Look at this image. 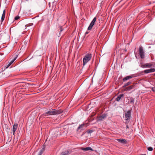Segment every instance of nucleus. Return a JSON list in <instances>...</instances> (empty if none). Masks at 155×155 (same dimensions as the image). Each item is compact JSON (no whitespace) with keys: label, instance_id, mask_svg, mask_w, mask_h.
I'll return each instance as SVG.
<instances>
[{"label":"nucleus","instance_id":"obj_7","mask_svg":"<svg viewBox=\"0 0 155 155\" xmlns=\"http://www.w3.org/2000/svg\"><path fill=\"white\" fill-rule=\"evenodd\" d=\"M15 58L13 59L12 60H10V61H9L8 63V66L7 67H6V68L8 67L12 64L13 62H14V61L16 60V59L17 58V55L15 56Z\"/></svg>","mask_w":155,"mask_h":155},{"label":"nucleus","instance_id":"obj_25","mask_svg":"<svg viewBox=\"0 0 155 155\" xmlns=\"http://www.w3.org/2000/svg\"><path fill=\"white\" fill-rule=\"evenodd\" d=\"M92 130H90V131H89V133H91L92 132Z\"/></svg>","mask_w":155,"mask_h":155},{"label":"nucleus","instance_id":"obj_5","mask_svg":"<svg viewBox=\"0 0 155 155\" xmlns=\"http://www.w3.org/2000/svg\"><path fill=\"white\" fill-rule=\"evenodd\" d=\"M96 20V17H94V19H93V20L91 21V23L90 24V25H89L88 28V30H91L93 26L94 25L95 22Z\"/></svg>","mask_w":155,"mask_h":155},{"label":"nucleus","instance_id":"obj_6","mask_svg":"<svg viewBox=\"0 0 155 155\" xmlns=\"http://www.w3.org/2000/svg\"><path fill=\"white\" fill-rule=\"evenodd\" d=\"M18 125L17 124L15 123L13 126L12 132L13 135L14 134L15 132L17 130V129L18 127Z\"/></svg>","mask_w":155,"mask_h":155},{"label":"nucleus","instance_id":"obj_2","mask_svg":"<svg viewBox=\"0 0 155 155\" xmlns=\"http://www.w3.org/2000/svg\"><path fill=\"white\" fill-rule=\"evenodd\" d=\"M92 55L90 54H87L83 59V65L84 66L91 59Z\"/></svg>","mask_w":155,"mask_h":155},{"label":"nucleus","instance_id":"obj_4","mask_svg":"<svg viewBox=\"0 0 155 155\" xmlns=\"http://www.w3.org/2000/svg\"><path fill=\"white\" fill-rule=\"evenodd\" d=\"M139 53L140 57L142 58H143L144 57V52L142 47H140L139 49Z\"/></svg>","mask_w":155,"mask_h":155},{"label":"nucleus","instance_id":"obj_8","mask_svg":"<svg viewBox=\"0 0 155 155\" xmlns=\"http://www.w3.org/2000/svg\"><path fill=\"white\" fill-rule=\"evenodd\" d=\"M155 70L154 68H151L148 69H147L144 71V72L145 73H149L154 72Z\"/></svg>","mask_w":155,"mask_h":155},{"label":"nucleus","instance_id":"obj_28","mask_svg":"<svg viewBox=\"0 0 155 155\" xmlns=\"http://www.w3.org/2000/svg\"><path fill=\"white\" fill-rule=\"evenodd\" d=\"M88 34V32H86V34Z\"/></svg>","mask_w":155,"mask_h":155},{"label":"nucleus","instance_id":"obj_29","mask_svg":"<svg viewBox=\"0 0 155 155\" xmlns=\"http://www.w3.org/2000/svg\"><path fill=\"white\" fill-rule=\"evenodd\" d=\"M130 102H133L132 100H131Z\"/></svg>","mask_w":155,"mask_h":155},{"label":"nucleus","instance_id":"obj_21","mask_svg":"<svg viewBox=\"0 0 155 155\" xmlns=\"http://www.w3.org/2000/svg\"><path fill=\"white\" fill-rule=\"evenodd\" d=\"M33 25V24L32 23H31V24H27V25H26L25 26L28 27V26H30L31 25Z\"/></svg>","mask_w":155,"mask_h":155},{"label":"nucleus","instance_id":"obj_10","mask_svg":"<svg viewBox=\"0 0 155 155\" xmlns=\"http://www.w3.org/2000/svg\"><path fill=\"white\" fill-rule=\"evenodd\" d=\"M134 77H135V76H133V75H131V76H127L124 78H123V81H126L128 80L129 79H130Z\"/></svg>","mask_w":155,"mask_h":155},{"label":"nucleus","instance_id":"obj_23","mask_svg":"<svg viewBox=\"0 0 155 155\" xmlns=\"http://www.w3.org/2000/svg\"><path fill=\"white\" fill-rule=\"evenodd\" d=\"M60 29L61 32L63 30V29H62L61 27L60 28Z\"/></svg>","mask_w":155,"mask_h":155},{"label":"nucleus","instance_id":"obj_27","mask_svg":"<svg viewBox=\"0 0 155 155\" xmlns=\"http://www.w3.org/2000/svg\"><path fill=\"white\" fill-rule=\"evenodd\" d=\"M126 128H129V127H128V126H127H127H126Z\"/></svg>","mask_w":155,"mask_h":155},{"label":"nucleus","instance_id":"obj_17","mask_svg":"<svg viewBox=\"0 0 155 155\" xmlns=\"http://www.w3.org/2000/svg\"><path fill=\"white\" fill-rule=\"evenodd\" d=\"M134 86L133 85H131L129 87H127L126 88V90L129 91L132 89L133 88Z\"/></svg>","mask_w":155,"mask_h":155},{"label":"nucleus","instance_id":"obj_11","mask_svg":"<svg viewBox=\"0 0 155 155\" xmlns=\"http://www.w3.org/2000/svg\"><path fill=\"white\" fill-rule=\"evenodd\" d=\"M107 115L106 114H104L102 116H100L99 117V120L101 121L103 120L107 117Z\"/></svg>","mask_w":155,"mask_h":155},{"label":"nucleus","instance_id":"obj_14","mask_svg":"<svg viewBox=\"0 0 155 155\" xmlns=\"http://www.w3.org/2000/svg\"><path fill=\"white\" fill-rule=\"evenodd\" d=\"M152 64H144L141 65V67L144 68V67H150L152 66Z\"/></svg>","mask_w":155,"mask_h":155},{"label":"nucleus","instance_id":"obj_9","mask_svg":"<svg viewBox=\"0 0 155 155\" xmlns=\"http://www.w3.org/2000/svg\"><path fill=\"white\" fill-rule=\"evenodd\" d=\"M81 149L84 151L93 150V149L90 147H87L85 148L81 147Z\"/></svg>","mask_w":155,"mask_h":155},{"label":"nucleus","instance_id":"obj_3","mask_svg":"<svg viewBox=\"0 0 155 155\" xmlns=\"http://www.w3.org/2000/svg\"><path fill=\"white\" fill-rule=\"evenodd\" d=\"M131 111L128 110L124 114V118L127 122H129L130 118Z\"/></svg>","mask_w":155,"mask_h":155},{"label":"nucleus","instance_id":"obj_20","mask_svg":"<svg viewBox=\"0 0 155 155\" xmlns=\"http://www.w3.org/2000/svg\"><path fill=\"white\" fill-rule=\"evenodd\" d=\"M147 149L148 150L150 151H152L153 150L152 147H148Z\"/></svg>","mask_w":155,"mask_h":155},{"label":"nucleus","instance_id":"obj_15","mask_svg":"<svg viewBox=\"0 0 155 155\" xmlns=\"http://www.w3.org/2000/svg\"><path fill=\"white\" fill-rule=\"evenodd\" d=\"M123 96L124 94H120L116 98V100L117 101H119L120 100L121 98L123 97Z\"/></svg>","mask_w":155,"mask_h":155},{"label":"nucleus","instance_id":"obj_16","mask_svg":"<svg viewBox=\"0 0 155 155\" xmlns=\"http://www.w3.org/2000/svg\"><path fill=\"white\" fill-rule=\"evenodd\" d=\"M117 140L119 142L122 143H125L126 142V141L125 139H117Z\"/></svg>","mask_w":155,"mask_h":155},{"label":"nucleus","instance_id":"obj_26","mask_svg":"<svg viewBox=\"0 0 155 155\" xmlns=\"http://www.w3.org/2000/svg\"><path fill=\"white\" fill-rule=\"evenodd\" d=\"M154 88H152V90L153 91H154Z\"/></svg>","mask_w":155,"mask_h":155},{"label":"nucleus","instance_id":"obj_22","mask_svg":"<svg viewBox=\"0 0 155 155\" xmlns=\"http://www.w3.org/2000/svg\"><path fill=\"white\" fill-rule=\"evenodd\" d=\"M19 16H16L15 17V20H17L19 18Z\"/></svg>","mask_w":155,"mask_h":155},{"label":"nucleus","instance_id":"obj_24","mask_svg":"<svg viewBox=\"0 0 155 155\" xmlns=\"http://www.w3.org/2000/svg\"><path fill=\"white\" fill-rule=\"evenodd\" d=\"M62 154L63 155H66L67 154L66 153H62Z\"/></svg>","mask_w":155,"mask_h":155},{"label":"nucleus","instance_id":"obj_1","mask_svg":"<svg viewBox=\"0 0 155 155\" xmlns=\"http://www.w3.org/2000/svg\"><path fill=\"white\" fill-rule=\"evenodd\" d=\"M61 112L59 110H50L48 112H45V113L44 114L45 115H54L56 114H58L60 113H61Z\"/></svg>","mask_w":155,"mask_h":155},{"label":"nucleus","instance_id":"obj_18","mask_svg":"<svg viewBox=\"0 0 155 155\" xmlns=\"http://www.w3.org/2000/svg\"><path fill=\"white\" fill-rule=\"evenodd\" d=\"M131 84V82H128L127 83H126L125 84H124V87H126L128 85H129L130 84Z\"/></svg>","mask_w":155,"mask_h":155},{"label":"nucleus","instance_id":"obj_12","mask_svg":"<svg viewBox=\"0 0 155 155\" xmlns=\"http://www.w3.org/2000/svg\"><path fill=\"white\" fill-rule=\"evenodd\" d=\"M5 10H4L3 11V14H2V17H1V21H3V20L4 19L5 16Z\"/></svg>","mask_w":155,"mask_h":155},{"label":"nucleus","instance_id":"obj_19","mask_svg":"<svg viewBox=\"0 0 155 155\" xmlns=\"http://www.w3.org/2000/svg\"><path fill=\"white\" fill-rule=\"evenodd\" d=\"M84 126V125L83 124H81V125H80L79 127H78V129H80L81 128H82Z\"/></svg>","mask_w":155,"mask_h":155},{"label":"nucleus","instance_id":"obj_13","mask_svg":"<svg viewBox=\"0 0 155 155\" xmlns=\"http://www.w3.org/2000/svg\"><path fill=\"white\" fill-rule=\"evenodd\" d=\"M45 146H43L41 149L39 151L38 155H41L43 152L45 150Z\"/></svg>","mask_w":155,"mask_h":155}]
</instances>
